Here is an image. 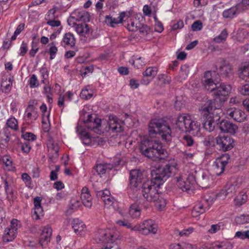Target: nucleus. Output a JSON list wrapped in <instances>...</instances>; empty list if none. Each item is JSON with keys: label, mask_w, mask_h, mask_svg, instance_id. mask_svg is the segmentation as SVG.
Instances as JSON below:
<instances>
[{"label": "nucleus", "mask_w": 249, "mask_h": 249, "mask_svg": "<svg viewBox=\"0 0 249 249\" xmlns=\"http://www.w3.org/2000/svg\"><path fill=\"white\" fill-rule=\"evenodd\" d=\"M141 153L153 160H165L168 153L158 141L147 139L142 142L140 147Z\"/></svg>", "instance_id": "1"}, {"label": "nucleus", "mask_w": 249, "mask_h": 249, "mask_svg": "<svg viewBox=\"0 0 249 249\" xmlns=\"http://www.w3.org/2000/svg\"><path fill=\"white\" fill-rule=\"evenodd\" d=\"M141 153L153 160H165L168 153L158 141L147 139L142 142L140 147Z\"/></svg>", "instance_id": "2"}, {"label": "nucleus", "mask_w": 249, "mask_h": 249, "mask_svg": "<svg viewBox=\"0 0 249 249\" xmlns=\"http://www.w3.org/2000/svg\"><path fill=\"white\" fill-rule=\"evenodd\" d=\"M176 124L177 128L181 132L193 135L197 134L200 129V124L188 114L178 115Z\"/></svg>", "instance_id": "3"}, {"label": "nucleus", "mask_w": 249, "mask_h": 249, "mask_svg": "<svg viewBox=\"0 0 249 249\" xmlns=\"http://www.w3.org/2000/svg\"><path fill=\"white\" fill-rule=\"evenodd\" d=\"M148 129L150 135L158 134L163 140L170 141L171 140V128L169 126L161 124L159 120H151Z\"/></svg>", "instance_id": "4"}, {"label": "nucleus", "mask_w": 249, "mask_h": 249, "mask_svg": "<svg viewBox=\"0 0 249 249\" xmlns=\"http://www.w3.org/2000/svg\"><path fill=\"white\" fill-rule=\"evenodd\" d=\"M161 183L157 182L153 180L152 178L150 180H147L143 182L141 186L142 192L144 198L148 201H152L156 200L158 196L159 189Z\"/></svg>", "instance_id": "5"}, {"label": "nucleus", "mask_w": 249, "mask_h": 249, "mask_svg": "<svg viewBox=\"0 0 249 249\" xmlns=\"http://www.w3.org/2000/svg\"><path fill=\"white\" fill-rule=\"evenodd\" d=\"M176 170L175 167L169 164L164 166H160L151 171V177L153 180L161 183L166 180L173 176Z\"/></svg>", "instance_id": "6"}, {"label": "nucleus", "mask_w": 249, "mask_h": 249, "mask_svg": "<svg viewBox=\"0 0 249 249\" xmlns=\"http://www.w3.org/2000/svg\"><path fill=\"white\" fill-rule=\"evenodd\" d=\"M158 225L154 221L148 219L133 226L132 230L139 231L143 235H148L150 233L155 234L158 231Z\"/></svg>", "instance_id": "7"}, {"label": "nucleus", "mask_w": 249, "mask_h": 249, "mask_svg": "<svg viewBox=\"0 0 249 249\" xmlns=\"http://www.w3.org/2000/svg\"><path fill=\"white\" fill-rule=\"evenodd\" d=\"M231 89V86L230 85H226L224 83L221 84L219 86H216L213 92V95L215 98L214 102L221 103L224 102L227 100L226 96L229 95Z\"/></svg>", "instance_id": "8"}, {"label": "nucleus", "mask_w": 249, "mask_h": 249, "mask_svg": "<svg viewBox=\"0 0 249 249\" xmlns=\"http://www.w3.org/2000/svg\"><path fill=\"white\" fill-rule=\"evenodd\" d=\"M176 179L178 187L184 192L193 189L196 184V177L193 174H189L185 179L179 176Z\"/></svg>", "instance_id": "9"}, {"label": "nucleus", "mask_w": 249, "mask_h": 249, "mask_svg": "<svg viewBox=\"0 0 249 249\" xmlns=\"http://www.w3.org/2000/svg\"><path fill=\"white\" fill-rule=\"evenodd\" d=\"M95 238L98 243H108L115 241L117 237L110 229H100L96 232Z\"/></svg>", "instance_id": "10"}, {"label": "nucleus", "mask_w": 249, "mask_h": 249, "mask_svg": "<svg viewBox=\"0 0 249 249\" xmlns=\"http://www.w3.org/2000/svg\"><path fill=\"white\" fill-rule=\"evenodd\" d=\"M213 198L209 196L208 198H204L202 200L196 204L192 212V215L193 217H197L200 214L203 213L206 209H209L210 206L213 203Z\"/></svg>", "instance_id": "11"}, {"label": "nucleus", "mask_w": 249, "mask_h": 249, "mask_svg": "<svg viewBox=\"0 0 249 249\" xmlns=\"http://www.w3.org/2000/svg\"><path fill=\"white\" fill-rule=\"evenodd\" d=\"M216 142L220 149L223 151L231 149L234 146L233 139L228 136H219L216 138Z\"/></svg>", "instance_id": "12"}, {"label": "nucleus", "mask_w": 249, "mask_h": 249, "mask_svg": "<svg viewBox=\"0 0 249 249\" xmlns=\"http://www.w3.org/2000/svg\"><path fill=\"white\" fill-rule=\"evenodd\" d=\"M202 81L205 89L208 91L213 92L216 88L219 80L217 78H213V77L211 71H207L204 73Z\"/></svg>", "instance_id": "13"}, {"label": "nucleus", "mask_w": 249, "mask_h": 249, "mask_svg": "<svg viewBox=\"0 0 249 249\" xmlns=\"http://www.w3.org/2000/svg\"><path fill=\"white\" fill-rule=\"evenodd\" d=\"M143 179L142 173L139 170H132L130 172V185L132 188L135 189L141 187Z\"/></svg>", "instance_id": "14"}, {"label": "nucleus", "mask_w": 249, "mask_h": 249, "mask_svg": "<svg viewBox=\"0 0 249 249\" xmlns=\"http://www.w3.org/2000/svg\"><path fill=\"white\" fill-rule=\"evenodd\" d=\"M239 189V186L237 183L234 182L228 183L224 189L222 190L217 195L219 196L231 197L237 192Z\"/></svg>", "instance_id": "15"}, {"label": "nucleus", "mask_w": 249, "mask_h": 249, "mask_svg": "<svg viewBox=\"0 0 249 249\" xmlns=\"http://www.w3.org/2000/svg\"><path fill=\"white\" fill-rule=\"evenodd\" d=\"M219 127L222 132L231 134H235L238 128L236 124L225 120H222L219 123Z\"/></svg>", "instance_id": "16"}, {"label": "nucleus", "mask_w": 249, "mask_h": 249, "mask_svg": "<svg viewBox=\"0 0 249 249\" xmlns=\"http://www.w3.org/2000/svg\"><path fill=\"white\" fill-rule=\"evenodd\" d=\"M227 114L234 120L238 122H242L246 118L247 115L245 113L237 108H229L227 111Z\"/></svg>", "instance_id": "17"}, {"label": "nucleus", "mask_w": 249, "mask_h": 249, "mask_svg": "<svg viewBox=\"0 0 249 249\" xmlns=\"http://www.w3.org/2000/svg\"><path fill=\"white\" fill-rule=\"evenodd\" d=\"M215 102L214 100H210L207 101L201 107L199 111H201V113L202 114L203 117H206V116H211L210 112L212 111L213 108L218 109V107H220V104L216 106L214 103Z\"/></svg>", "instance_id": "18"}, {"label": "nucleus", "mask_w": 249, "mask_h": 249, "mask_svg": "<svg viewBox=\"0 0 249 249\" xmlns=\"http://www.w3.org/2000/svg\"><path fill=\"white\" fill-rule=\"evenodd\" d=\"M219 73L225 77L230 78L233 74L231 65L227 61L222 60L219 68Z\"/></svg>", "instance_id": "19"}, {"label": "nucleus", "mask_w": 249, "mask_h": 249, "mask_svg": "<svg viewBox=\"0 0 249 249\" xmlns=\"http://www.w3.org/2000/svg\"><path fill=\"white\" fill-rule=\"evenodd\" d=\"M52 230L50 227H45L40 235L39 242L42 247H44L50 241Z\"/></svg>", "instance_id": "20"}, {"label": "nucleus", "mask_w": 249, "mask_h": 249, "mask_svg": "<svg viewBox=\"0 0 249 249\" xmlns=\"http://www.w3.org/2000/svg\"><path fill=\"white\" fill-rule=\"evenodd\" d=\"M42 199L40 197L37 196L34 198V210L32 216L35 220L39 219L40 216L43 215V208L41 206Z\"/></svg>", "instance_id": "21"}, {"label": "nucleus", "mask_w": 249, "mask_h": 249, "mask_svg": "<svg viewBox=\"0 0 249 249\" xmlns=\"http://www.w3.org/2000/svg\"><path fill=\"white\" fill-rule=\"evenodd\" d=\"M196 184L202 188H209L213 184V178L210 175L203 174L196 180Z\"/></svg>", "instance_id": "22"}, {"label": "nucleus", "mask_w": 249, "mask_h": 249, "mask_svg": "<svg viewBox=\"0 0 249 249\" xmlns=\"http://www.w3.org/2000/svg\"><path fill=\"white\" fill-rule=\"evenodd\" d=\"M81 199L83 204L86 207L90 208L92 206V198L89 194L88 188L84 187L82 188L81 194Z\"/></svg>", "instance_id": "23"}, {"label": "nucleus", "mask_w": 249, "mask_h": 249, "mask_svg": "<svg viewBox=\"0 0 249 249\" xmlns=\"http://www.w3.org/2000/svg\"><path fill=\"white\" fill-rule=\"evenodd\" d=\"M217 119H214L213 117L211 116H206L203 117V125L205 129L209 132L213 131L215 127V124L217 121L219 120V116H217Z\"/></svg>", "instance_id": "24"}, {"label": "nucleus", "mask_w": 249, "mask_h": 249, "mask_svg": "<svg viewBox=\"0 0 249 249\" xmlns=\"http://www.w3.org/2000/svg\"><path fill=\"white\" fill-rule=\"evenodd\" d=\"M17 228L11 226V228L5 229L3 236V240L4 242H10L13 240L16 237Z\"/></svg>", "instance_id": "25"}, {"label": "nucleus", "mask_w": 249, "mask_h": 249, "mask_svg": "<svg viewBox=\"0 0 249 249\" xmlns=\"http://www.w3.org/2000/svg\"><path fill=\"white\" fill-rule=\"evenodd\" d=\"M72 227L77 234H81L86 229V225L78 218L73 219L71 222Z\"/></svg>", "instance_id": "26"}, {"label": "nucleus", "mask_w": 249, "mask_h": 249, "mask_svg": "<svg viewBox=\"0 0 249 249\" xmlns=\"http://www.w3.org/2000/svg\"><path fill=\"white\" fill-rule=\"evenodd\" d=\"M61 44L63 46H68L71 48L75 45V38L72 34L71 33H66L64 36Z\"/></svg>", "instance_id": "27"}, {"label": "nucleus", "mask_w": 249, "mask_h": 249, "mask_svg": "<svg viewBox=\"0 0 249 249\" xmlns=\"http://www.w3.org/2000/svg\"><path fill=\"white\" fill-rule=\"evenodd\" d=\"M125 13L123 12L120 13L117 18H112L109 16L106 17L105 22L107 24H109L111 27H114L115 24H118L123 22L124 18L125 17Z\"/></svg>", "instance_id": "28"}, {"label": "nucleus", "mask_w": 249, "mask_h": 249, "mask_svg": "<svg viewBox=\"0 0 249 249\" xmlns=\"http://www.w3.org/2000/svg\"><path fill=\"white\" fill-rule=\"evenodd\" d=\"M239 77L247 82H249V63H245L241 67Z\"/></svg>", "instance_id": "29"}, {"label": "nucleus", "mask_w": 249, "mask_h": 249, "mask_svg": "<svg viewBox=\"0 0 249 249\" xmlns=\"http://www.w3.org/2000/svg\"><path fill=\"white\" fill-rule=\"evenodd\" d=\"M141 25L140 22L136 18H130L127 21L126 25L125 26L129 31L136 32L138 30L140 26Z\"/></svg>", "instance_id": "30"}, {"label": "nucleus", "mask_w": 249, "mask_h": 249, "mask_svg": "<svg viewBox=\"0 0 249 249\" xmlns=\"http://www.w3.org/2000/svg\"><path fill=\"white\" fill-rule=\"evenodd\" d=\"M75 31L81 36H85L89 31V25L86 23L75 24Z\"/></svg>", "instance_id": "31"}, {"label": "nucleus", "mask_w": 249, "mask_h": 249, "mask_svg": "<svg viewBox=\"0 0 249 249\" xmlns=\"http://www.w3.org/2000/svg\"><path fill=\"white\" fill-rule=\"evenodd\" d=\"M241 5H236L235 7H231L227 10L224 11L222 16L224 18H232L235 15L237 11Z\"/></svg>", "instance_id": "32"}, {"label": "nucleus", "mask_w": 249, "mask_h": 249, "mask_svg": "<svg viewBox=\"0 0 249 249\" xmlns=\"http://www.w3.org/2000/svg\"><path fill=\"white\" fill-rule=\"evenodd\" d=\"M248 196L246 193L240 192L234 199L236 206H240L245 203L247 200Z\"/></svg>", "instance_id": "33"}, {"label": "nucleus", "mask_w": 249, "mask_h": 249, "mask_svg": "<svg viewBox=\"0 0 249 249\" xmlns=\"http://www.w3.org/2000/svg\"><path fill=\"white\" fill-rule=\"evenodd\" d=\"M128 213L132 218H135L140 216L141 210L137 204H133L130 206Z\"/></svg>", "instance_id": "34"}, {"label": "nucleus", "mask_w": 249, "mask_h": 249, "mask_svg": "<svg viewBox=\"0 0 249 249\" xmlns=\"http://www.w3.org/2000/svg\"><path fill=\"white\" fill-rule=\"evenodd\" d=\"M93 120V121L86 124V126L90 130L98 129L101 126V120L96 117Z\"/></svg>", "instance_id": "35"}, {"label": "nucleus", "mask_w": 249, "mask_h": 249, "mask_svg": "<svg viewBox=\"0 0 249 249\" xmlns=\"http://www.w3.org/2000/svg\"><path fill=\"white\" fill-rule=\"evenodd\" d=\"M152 201L155 202V206L160 210H162L166 205V199L160 196L159 195L156 200H153Z\"/></svg>", "instance_id": "36"}, {"label": "nucleus", "mask_w": 249, "mask_h": 249, "mask_svg": "<svg viewBox=\"0 0 249 249\" xmlns=\"http://www.w3.org/2000/svg\"><path fill=\"white\" fill-rule=\"evenodd\" d=\"M225 167L226 166L220 163L219 160H216L213 165V170L215 174L217 176L221 175L225 170Z\"/></svg>", "instance_id": "37"}, {"label": "nucleus", "mask_w": 249, "mask_h": 249, "mask_svg": "<svg viewBox=\"0 0 249 249\" xmlns=\"http://www.w3.org/2000/svg\"><path fill=\"white\" fill-rule=\"evenodd\" d=\"M157 68L156 67H149L142 73L144 77H154L157 74Z\"/></svg>", "instance_id": "38"}, {"label": "nucleus", "mask_w": 249, "mask_h": 249, "mask_svg": "<svg viewBox=\"0 0 249 249\" xmlns=\"http://www.w3.org/2000/svg\"><path fill=\"white\" fill-rule=\"evenodd\" d=\"M183 143L187 146H195L197 145L194 139L189 135L184 136L182 138Z\"/></svg>", "instance_id": "39"}, {"label": "nucleus", "mask_w": 249, "mask_h": 249, "mask_svg": "<svg viewBox=\"0 0 249 249\" xmlns=\"http://www.w3.org/2000/svg\"><path fill=\"white\" fill-rule=\"evenodd\" d=\"M228 36V33L226 29L223 30L221 34L217 36L214 38L213 40L216 43H222L224 42Z\"/></svg>", "instance_id": "40"}, {"label": "nucleus", "mask_w": 249, "mask_h": 249, "mask_svg": "<svg viewBox=\"0 0 249 249\" xmlns=\"http://www.w3.org/2000/svg\"><path fill=\"white\" fill-rule=\"evenodd\" d=\"M7 126L13 130H17L18 129V121L14 118L9 119L6 123Z\"/></svg>", "instance_id": "41"}, {"label": "nucleus", "mask_w": 249, "mask_h": 249, "mask_svg": "<svg viewBox=\"0 0 249 249\" xmlns=\"http://www.w3.org/2000/svg\"><path fill=\"white\" fill-rule=\"evenodd\" d=\"M158 79L159 80L158 84L160 86H163L166 84H169L170 81V78L165 74H160L158 76Z\"/></svg>", "instance_id": "42"}, {"label": "nucleus", "mask_w": 249, "mask_h": 249, "mask_svg": "<svg viewBox=\"0 0 249 249\" xmlns=\"http://www.w3.org/2000/svg\"><path fill=\"white\" fill-rule=\"evenodd\" d=\"M80 137L83 143L85 145H89L91 143V137L89 133L85 131Z\"/></svg>", "instance_id": "43"}, {"label": "nucleus", "mask_w": 249, "mask_h": 249, "mask_svg": "<svg viewBox=\"0 0 249 249\" xmlns=\"http://www.w3.org/2000/svg\"><path fill=\"white\" fill-rule=\"evenodd\" d=\"M47 146L49 149L53 150L56 153H58L59 150L58 145L53 139H50L48 140Z\"/></svg>", "instance_id": "44"}, {"label": "nucleus", "mask_w": 249, "mask_h": 249, "mask_svg": "<svg viewBox=\"0 0 249 249\" xmlns=\"http://www.w3.org/2000/svg\"><path fill=\"white\" fill-rule=\"evenodd\" d=\"M235 237L242 240L249 239V230L245 231H238L236 232Z\"/></svg>", "instance_id": "45"}, {"label": "nucleus", "mask_w": 249, "mask_h": 249, "mask_svg": "<svg viewBox=\"0 0 249 249\" xmlns=\"http://www.w3.org/2000/svg\"><path fill=\"white\" fill-rule=\"evenodd\" d=\"M236 222L239 224H243L249 222V215H241L240 216L237 217L235 218Z\"/></svg>", "instance_id": "46"}, {"label": "nucleus", "mask_w": 249, "mask_h": 249, "mask_svg": "<svg viewBox=\"0 0 249 249\" xmlns=\"http://www.w3.org/2000/svg\"><path fill=\"white\" fill-rule=\"evenodd\" d=\"M144 58L141 57H140L135 60H133L132 64L135 66L137 68L140 69L142 66L145 65V61H144Z\"/></svg>", "instance_id": "47"}, {"label": "nucleus", "mask_w": 249, "mask_h": 249, "mask_svg": "<svg viewBox=\"0 0 249 249\" xmlns=\"http://www.w3.org/2000/svg\"><path fill=\"white\" fill-rule=\"evenodd\" d=\"M239 92L243 95L249 96V84H245L240 87Z\"/></svg>", "instance_id": "48"}, {"label": "nucleus", "mask_w": 249, "mask_h": 249, "mask_svg": "<svg viewBox=\"0 0 249 249\" xmlns=\"http://www.w3.org/2000/svg\"><path fill=\"white\" fill-rule=\"evenodd\" d=\"M213 137L212 135H209L206 137L203 141L204 145L209 147L213 144Z\"/></svg>", "instance_id": "49"}, {"label": "nucleus", "mask_w": 249, "mask_h": 249, "mask_svg": "<svg viewBox=\"0 0 249 249\" xmlns=\"http://www.w3.org/2000/svg\"><path fill=\"white\" fill-rule=\"evenodd\" d=\"M52 46L50 48L49 53L50 54V59H53L58 51L57 48L55 46L54 43L52 42L51 43Z\"/></svg>", "instance_id": "50"}, {"label": "nucleus", "mask_w": 249, "mask_h": 249, "mask_svg": "<svg viewBox=\"0 0 249 249\" xmlns=\"http://www.w3.org/2000/svg\"><path fill=\"white\" fill-rule=\"evenodd\" d=\"M30 87L31 88H36L38 86V82L36 76L35 74H33L30 77L29 81Z\"/></svg>", "instance_id": "51"}, {"label": "nucleus", "mask_w": 249, "mask_h": 249, "mask_svg": "<svg viewBox=\"0 0 249 249\" xmlns=\"http://www.w3.org/2000/svg\"><path fill=\"white\" fill-rule=\"evenodd\" d=\"M230 159V156L228 154H223L219 158L217 159L216 160H219L220 163H222L224 165L226 166L229 162Z\"/></svg>", "instance_id": "52"}, {"label": "nucleus", "mask_w": 249, "mask_h": 249, "mask_svg": "<svg viewBox=\"0 0 249 249\" xmlns=\"http://www.w3.org/2000/svg\"><path fill=\"white\" fill-rule=\"evenodd\" d=\"M191 27L194 31H200L202 28V23L201 21L196 20L193 23Z\"/></svg>", "instance_id": "53"}, {"label": "nucleus", "mask_w": 249, "mask_h": 249, "mask_svg": "<svg viewBox=\"0 0 249 249\" xmlns=\"http://www.w3.org/2000/svg\"><path fill=\"white\" fill-rule=\"evenodd\" d=\"M154 18L156 21L155 24V31L159 33L162 32L163 30V26L162 24L158 20L156 17H155Z\"/></svg>", "instance_id": "54"}, {"label": "nucleus", "mask_w": 249, "mask_h": 249, "mask_svg": "<svg viewBox=\"0 0 249 249\" xmlns=\"http://www.w3.org/2000/svg\"><path fill=\"white\" fill-rule=\"evenodd\" d=\"M97 196H100L101 197L102 200H103V198L107 197L110 196V191L107 190L106 189L103 191H100L97 192L96 194Z\"/></svg>", "instance_id": "55"}, {"label": "nucleus", "mask_w": 249, "mask_h": 249, "mask_svg": "<svg viewBox=\"0 0 249 249\" xmlns=\"http://www.w3.org/2000/svg\"><path fill=\"white\" fill-rule=\"evenodd\" d=\"M38 48L37 47V43H35L34 41L32 43V49L29 52V55L31 57H34L36 53L37 52Z\"/></svg>", "instance_id": "56"}, {"label": "nucleus", "mask_w": 249, "mask_h": 249, "mask_svg": "<svg viewBox=\"0 0 249 249\" xmlns=\"http://www.w3.org/2000/svg\"><path fill=\"white\" fill-rule=\"evenodd\" d=\"M23 138L27 141H34L36 139V137L33 133L31 132H26L22 135Z\"/></svg>", "instance_id": "57"}, {"label": "nucleus", "mask_w": 249, "mask_h": 249, "mask_svg": "<svg viewBox=\"0 0 249 249\" xmlns=\"http://www.w3.org/2000/svg\"><path fill=\"white\" fill-rule=\"evenodd\" d=\"M95 170L98 175L104 174L106 172L103 164H97L95 167Z\"/></svg>", "instance_id": "58"}, {"label": "nucleus", "mask_w": 249, "mask_h": 249, "mask_svg": "<svg viewBox=\"0 0 249 249\" xmlns=\"http://www.w3.org/2000/svg\"><path fill=\"white\" fill-rule=\"evenodd\" d=\"M116 224L118 225L119 226H122L126 227L128 229H130L132 230V228L133 227V226H132L131 224L128 223L127 221L125 220H119L116 221Z\"/></svg>", "instance_id": "59"}, {"label": "nucleus", "mask_w": 249, "mask_h": 249, "mask_svg": "<svg viewBox=\"0 0 249 249\" xmlns=\"http://www.w3.org/2000/svg\"><path fill=\"white\" fill-rule=\"evenodd\" d=\"M140 33L145 36L146 35L150 30L149 28L145 25H142L140 26L138 29Z\"/></svg>", "instance_id": "60"}, {"label": "nucleus", "mask_w": 249, "mask_h": 249, "mask_svg": "<svg viewBox=\"0 0 249 249\" xmlns=\"http://www.w3.org/2000/svg\"><path fill=\"white\" fill-rule=\"evenodd\" d=\"M92 96V94L89 93L88 90L86 89H83L80 93V97L86 100L90 98Z\"/></svg>", "instance_id": "61"}, {"label": "nucleus", "mask_w": 249, "mask_h": 249, "mask_svg": "<svg viewBox=\"0 0 249 249\" xmlns=\"http://www.w3.org/2000/svg\"><path fill=\"white\" fill-rule=\"evenodd\" d=\"M21 148L22 151L24 153H28L31 149V146L29 145L28 142L21 143Z\"/></svg>", "instance_id": "62"}, {"label": "nucleus", "mask_w": 249, "mask_h": 249, "mask_svg": "<svg viewBox=\"0 0 249 249\" xmlns=\"http://www.w3.org/2000/svg\"><path fill=\"white\" fill-rule=\"evenodd\" d=\"M20 54L22 56H24L28 50L27 44L26 43L22 42L20 48Z\"/></svg>", "instance_id": "63"}, {"label": "nucleus", "mask_w": 249, "mask_h": 249, "mask_svg": "<svg viewBox=\"0 0 249 249\" xmlns=\"http://www.w3.org/2000/svg\"><path fill=\"white\" fill-rule=\"evenodd\" d=\"M182 249H196L195 246L188 243L183 242L181 243Z\"/></svg>", "instance_id": "64"}]
</instances>
